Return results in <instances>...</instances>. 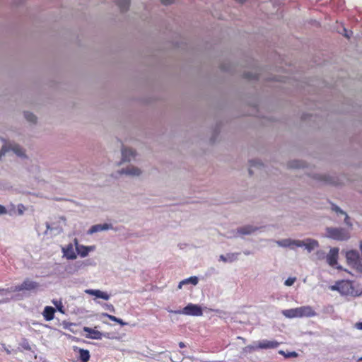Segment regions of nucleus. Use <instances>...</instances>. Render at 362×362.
I'll list each match as a JSON object with an SVG mask.
<instances>
[{
  "mask_svg": "<svg viewBox=\"0 0 362 362\" xmlns=\"http://www.w3.org/2000/svg\"><path fill=\"white\" fill-rule=\"evenodd\" d=\"M329 289L337 291L341 295L351 297H358L362 294V288L358 284L350 280L338 281L334 285L330 286Z\"/></svg>",
  "mask_w": 362,
  "mask_h": 362,
  "instance_id": "1",
  "label": "nucleus"
},
{
  "mask_svg": "<svg viewBox=\"0 0 362 362\" xmlns=\"http://www.w3.org/2000/svg\"><path fill=\"white\" fill-rule=\"evenodd\" d=\"M325 236L328 238L337 240L345 241L350 238V233L348 230L343 228H326Z\"/></svg>",
  "mask_w": 362,
  "mask_h": 362,
  "instance_id": "2",
  "label": "nucleus"
},
{
  "mask_svg": "<svg viewBox=\"0 0 362 362\" xmlns=\"http://www.w3.org/2000/svg\"><path fill=\"white\" fill-rule=\"evenodd\" d=\"M346 262L349 266L356 272H362V263L358 251L351 250L346 252Z\"/></svg>",
  "mask_w": 362,
  "mask_h": 362,
  "instance_id": "3",
  "label": "nucleus"
},
{
  "mask_svg": "<svg viewBox=\"0 0 362 362\" xmlns=\"http://www.w3.org/2000/svg\"><path fill=\"white\" fill-rule=\"evenodd\" d=\"M39 287V284L36 281H32L29 279H26L23 282L17 285L13 288L8 289V292H18L22 291H33Z\"/></svg>",
  "mask_w": 362,
  "mask_h": 362,
  "instance_id": "4",
  "label": "nucleus"
},
{
  "mask_svg": "<svg viewBox=\"0 0 362 362\" xmlns=\"http://www.w3.org/2000/svg\"><path fill=\"white\" fill-rule=\"evenodd\" d=\"M174 313L177 314H184L186 315L192 316H202L203 315L202 308L198 305L192 303L188 304L183 308L182 310L174 311Z\"/></svg>",
  "mask_w": 362,
  "mask_h": 362,
  "instance_id": "5",
  "label": "nucleus"
},
{
  "mask_svg": "<svg viewBox=\"0 0 362 362\" xmlns=\"http://www.w3.org/2000/svg\"><path fill=\"white\" fill-rule=\"evenodd\" d=\"M315 315L316 313L311 306L296 308V317H309Z\"/></svg>",
  "mask_w": 362,
  "mask_h": 362,
  "instance_id": "6",
  "label": "nucleus"
},
{
  "mask_svg": "<svg viewBox=\"0 0 362 362\" xmlns=\"http://www.w3.org/2000/svg\"><path fill=\"white\" fill-rule=\"evenodd\" d=\"M296 247H305L308 252H310L318 247V242L312 239L296 240Z\"/></svg>",
  "mask_w": 362,
  "mask_h": 362,
  "instance_id": "7",
  "label": "nucleus"
},
{
  "mask_svg": "<svg viewBox=\"0 0 362 362\" xmlns=\"http://www.w3.org/2000/svg\"><path fill=\"white\" fill-rule=\"evenodd\" d=\"M62 251L63 256L67 259L74 260L77 258V254L74 251V245L72 243H69L65 247H63Z\"/></svg>",
  "mask_w": 362,
  "mask_h": 362,
  "instance_id": "8",
  "label": "nucleus"
},
{
  "mask_svg": "<svg viewBox=\"0 0 362 362\" xmlns=\"http://www.w3.org/2000/svg\"><path fill=\"white\" fill-rule=\"evenodd\" d=\"M339 249L337 247L331 248L327 255V262L331 266L334 267L337 264Z\"/></svg>",
  "mask_w": 362,
  "mask_h": 362,
  "instance_id": "9",
  "label": "nucleus"
},
{
  "mask_svg": "<svg viewBox=\"0 0 362 362\" xmlns=\"http://www.w3.org/2000/svg\"><path fill=\"white\" fill-rule=\"evenodd\" d=\"M279 342L276 341H269V340H263L262 341L258 342L257 344V348L261 349H274L279 346Z\"/></svg>",
  "mask_w": 362,
  "mask_h": 362,
  "instance_id": "10",
  "label": "nucleus"
},
{
  "mask_svg": "<svg viewBox=\"0 0 362 362\" xmlns=\"http://www.w3.org/2000/svg\"><path fill=\"white\" fill-rule=\"evenodd\" d=\"M95 249V246H85L83 245H81L80 246L77 247V249L76 250L77 252V254L81 257H86L88 255V253L90 252L93 251Z\"/></svg>",
  "mask_w": 362,
  "mask_h": 362,
  "instance_id": "11",
  "label": "nucleus"
},
{
  "mask_svg": "<svg viewBox=\"0 0 362 362\" xmlns=\"http://www.w3.org/2000/svg\"><path fill=\"white\" fill-rule=\"evenodd\" d=\"M83 331L88 333V334L86 335L87 338L93 339H102V333L98 330H95L94 329L84 327Z\"/></svg>",
  "mask_w": 362,
  "mask_h": 362,
  "instance_id": "12",
  "label": "nucleus"
},
{
  "mask_svg": "<svg viewBox=\"0 0 362 362\" xmlns=\"http://www.w3.org/2000/svg\"><path fill=\"white\" fill-rule=\"evenodd\" d=\"M122 161H130L132 158H135L136 152L131 148H123L122 149Z\"/></svg>",
  "mask_w": 362,
  "mask_h": 362,
  "instance_id": "13",
  "label": "nucleus"
},
{
  "mask_svg": "<svg viewBox=\"0 0 362 362\" xmlns=\"http://www.w3.org/2000/svg\"><path fill=\"white\" fill-rule=\"evenodd\" d=\"M86 293H88L91 296H94L96 298H102L104 300H107L110 298V295L107 294L106 292H103L100 290H93V289H88L86 291Z\"/></svg>",
  "mask_w": 362,
  "mask_h": 362,
  "instance_id": "14",
  "label": "nucleus"
},
{
  "mask_svg": "<svg viewBox=\"0 0 362 362\" xmlns=\"http://www.w3.org/2000/svg\"><path fill=\"white\" fill-rule=\"evenodd\" d=\"M55 309L51 306H46L42 312L45 320L51 321L54 317Z\"/></svg>",
  "mask_w": 362,
  "mask_h": 362,
  "instance_id": "15",
  "label": "nucleus"
},
{
  "mask_svg": "<svg viewBox=\"0 0 362 362\" xmlns=\"http://www.w3.org/2000/svg\"><path fill=\"white\" fill-rule=\"evenodd\" d=\"M257 228L252 226H245L238 228L237 231L240 235H249L255 232Z\"/></svg>",
  "mask_w": 362,
  "mask_h": 362,
  "instance_id": "16",
  "label": "nucleus"
},
{
  "mask_svg": "<svg viewBox=\"0 0 362 362\" xmlns=\"http://www.w3.org/2000/svg\"><path fill=\"white\" fill-rule=\"evenodd\" d=\"M191 284L192 285H197L198 284V278L197 276H191L181 281L178 284V289H181L183 285Z\"/></svg>",
  "mask_w": 362,
  "mask_h": 362,
  "instance_id": "17",
  "label": "nucleus"
},
{
  "mask_svg": "<svg viewBox=\"0 0 362 362\" xmlns=\"http://www.w3.org/2000/svg\"><path fill=\"white\" fill-rule=\"evenodd\" d=\"M238 255H239V253H228L226 256L223 255H221L219 258H220V260H221L224 262H232L237 259Z\"/></svg>",
  "mask_w": 362,
  "mask_h": 362,
  "instance_id": "18",
  "label": "nucleus"
},
{
  "mask_svg": "<svg viewBox=\"0 0 362 362\" xmlns=\"http://www.w3.org/2000/svg\"><path fill=\"white\" fill-rule=\"evenodd\" d=\"M121 173H125L129 175H139L141 174V170L138 168L131 166L122 170Z\"/></svg>",
  "mask_w": 362,
  "mask_h": 362,
  "instance_id": "19",
  "label": "nucleus"
},
{
  "mask_svg": "<svg viewBox=\"0 0 362 362\" xmlns=\"http://www.w3.org/2000/svg\"><path fill=\"white\" fill-rule=\"evenodd\" d=\"M109 228V225L105 223V224H97V225H94L93 226L90 230H89V233L92 234V233H96V232H98V231H101V230H107Z\"/></svg>",
  "mask_w": 362,
  "mask_h": 362,
  "instance_id": "20",
  "label": "nucleus"
},
{
  "mask_svg": "<svg viewBox=\"0 0 362 362\" xmlns=\"http://www.w3.org/2000/svg\"><path fill=\"white\" fill-rule=\"evenodd\" d=\"M79 358L81 362H88L90 359V353L87 349H78Z\"/></svg>",
  "mask_w": 362,
  "mask_h": 362,
  "instance_id": "21",
  "label": "nucleus"
},
{
  "mask_svg": "<svg viewBox=\"0 0 362 362\" xmlns=\"http://www.w3.org/2000/svg\"><path fill=\"white\" fill-rule=\"evenodd\" d=\"M117 4L121 11H126L129 7L130 0H117Z\"/></svg>",
  "mask_w": 362,
  "mask_h": 362,
  "instance_id": "22",
  "label": "nucleus"
},
{
  "mask_svg": "<svg viewBox=\"0 0 362 362\" xmlns=\"http://www.w3.org/2000/svg\"><path fill=\"white\" fill-rule=\"evenodd\" d=\"M332 209H333L334 211H336L337 213H340V214H344V215H345V218H344V222H345V223H346L347 226H349L351 227L352 223L350 222L349 217V216H348L346 213H344L342 210H341V209H340V208H339V206H335V205H333V206H332Z\"/></svg>",
  "mask_w": 362,
  "mask_h": 362,
  "instance_id": "23",
  "label": "nucleus"
},
{
  "mask_svg": "<svg viewBox=\"0 0 362 362\" xmlns=\"http://www.w3.org/2000/svg\"><path fill=\"white\" fill-rule=\"evenodd\" d=\"M103 315L104 316L107 317L111 321L115 322L119 324L122 326L127 325V323L124 322L122 319L118 318V317H115L114 315H109V314H107V313H103Z\"/></svg>",
  "mask_w": 362,
  "mask_h": 362,
  "instance_id": "24",
  "label": "nucleus"
},
{
  "mask_svg": "<svg viewBox=\"0 0 362 362\" xmlns=\"http://www.w3.org/2000/svg\"><path fill=\"white\" fill-rule=\"evenodd\" d=\"M11 150L18 156H23L25 155L23 149L18 144L13 145Z\"/></svg>",
  "mask_w": 362,
  "mask_h": 362,
  "instance_id": "25",
  "label": "nucleus"
},
{
  "mask_svg": "<svg viewBox=\"0 0 362 362\" xmlns=\"http://www.w3.org/2000/svg\"><path fill=\"white\" fill-rule=\"evenodd\" d=\"M24 116H25V118L26 119V120L30 122L35 123L37 121V117L32 112H25Z\"/></svg>",
  "mask_w": 362,
  "mask_h": 362,
  "instance_id": "26",
  "label": "nucleus"
},
{
  "mask_svg": "<svg viewBox=\"0 0 362 362\" xmlns=\"http://www.w3.org/2000/svg\"><path fill=\"white\" fill-rule=\"evenodd\" d=\"M250 163V168L249 169V173L250 175H252V171L251 168L256 167V166L259 167V166L262 165V164L260 162L256 161V160H251Z\"/></svg>",
  "mask_w": 362,
  "mask_h": 362,
  "instance_id": "27",
  "label": "nucleus"
},
{
  "mask_svg": "<svg viewBox=\"0 0 362 362\" xmlns=\"http://www.w3.org/2000/svg\"><path fill=\"white\" fill-rule=\"evenodd\" d=\"M278 245H281V246H284V247H287V246H290L291 245L293 242L291 240H281V241H278L277 242Z\"/></svg>",
  "mask_w": 362,
  "mask_h": 362,
  "instance_id": "28",
  "label": "nucleus"
},
{
  "mask_svg": "<svg viewBox=\"0 0 362 362\" xmlns=\"http://www.w3.org/2000/svg\"><path fill=\"white\" fill-rule=\"evenodd\" d=\"M282 313L288 317H294V309L285 310H283Z\"/></svg>",
  "mask_w": 362,
  "mask_h": 362,
  "instance_id": "29",
  "label": "nucleus"
},
{
  "mask_svg": "<svg viewBox=\"0 0 362 362\" xmlns=\"http://www.w3.org/2000/svg\"><path fill=\"white\" fill-rule=\"evenodd\" d=\"M258 348H257V345L256 346H252V345H248L247 346H245L244 348V351H246V352H251L252 351H255L256 349H257Z\"/></svg>",
  "mask_w": 362,
  "mask_h": 362,
  "instance_id": "30",
  "label": "nucleus"
},
{
  "mask_svg": "<svg viewBox=\"0 0 362 362\" xmlns=\"http://www.w3.org/2000/svg\"><path fill=\"white\" fill-rule=\"evenodd\" d=\"M294 284V278L290 277L286 280L285 284L286 286H291Z\"/></svg>",
  "mask_w": 362,
  "mask_h": 362,
  "instance_id": "31",
  "label": "nucleus"
},
{
  "mask_svg": "<svg viewBox=\"0 0 362 362\" xmlns=\"http://www.w3.org/2000/svg\"><path fill=\"white\" fill-rule=\"evenodd\" d=\"M163 5H170L174 3L175 0H160Z\"/></svg>",
  "mask_w": 362,
  "mask_h": 362,
  "instance_id": "32",
  "label": "nucleus"
},
{
  "mask_svg": "<svg viewBox=\"0 0 362 362\" xmlns=\"http://www.w3.org/2000/svg\"><path fill=\"white\" fill-rule=\"evenodd\" d=\"M6 214V208L4 206L0 205V214Z\"/></svg>",
  "mask_w": 362,
  "mask_h": 362,
  "instance_id": "33",
  "label": "nucleus"
},
{
  "mask_svg": "<svg viewBox=\"0 0 362 362\" xmlns=\"http://www.w3.org/2000/svg\"><path fill=\"white\" fill-rule=\"evenodd\" d=\"M72 244L74 245V246H75L76 250L77 249V247H78V246H80V245H81L79 244L78 240V239H77V238H74V243H72Z\"/></svg>",
  "mask_w": 362,
  "mask_h": 362,
  "instance_id": "34",
  "label": "nucleus"
},
{
  "mask_svg": "<svg viewBox=\"0 0 362 362\" xmlns=\"http://www.w3.org/2000/svg\"><path fill=\"white\" fill-rule=\"evenodd\" d=\"M356 326L358 329H362V322L357 323Z\"/></svg>",
  "mask_w": 362,
  "mask_h": 362,
  "instance_id": "35",
  "label": "nucleus"
},
{
  "mask_svg": "<svg viewBox=\"0 0 362 362\" xmlns=\"http://www.w3.org/2000/svg\"><path fill=\"white\" fill-rule=\"evenodd\" d=\"M179 346H180V348H184V347H185V344H184V342L180 341V342L179 343Z\"/></svg>",
  "mask_w": 362,
  "mask_h": 362,
  "instance_id": "36",
  "label": "nucleus"
},
{
  "mask_svg": "<svg viewBox=\"0 0 362 362\" xmlns=\"http://www.w3.org/2000/svg\"><path fill=\"white\" fill-rule=\"evenodd\" d=\"M4 291H7V292H8V289H4V288H1V289H0V295H1V294H2V293H3Z\"/></svg>",
  "mask_w": 362,
  "mask_h": 362,
  "instance_id": "37",
  "label": "nucleus"
},
{
  "mask_svg": "<svg viewBox=\"0 0 362 362\" xmlns=\"http://www.w3.org/2000/svg\"><path fill=\"white\" fill-rule=\"evenodd\" d=\"M58 308V310L61 312V313H63V310H62V304L60 303V306H57Z\"/></svg>",
  "mask_w": 362,
  "mask_h": 362,
  "instance_id": "38",
  "label": "nucleus"
},
{
  "mask_svg": "<svg viewBox=\"0 0 362 362\" xmlns=\"http://www.w3.org/2000/svg\"><path fill=\"white\" fill-rule=\"evenodd\" d=\"M47 228L48 230H52V228L49 226V223H47Z\"/></svg>",
  "mask_w": 362,
  "mask_h": 362,
  "instance_id": "39",
  "label": "nucleus"
},
{
  "mask_svg": "<svg viewBox=\"0 0 362 362\" xmlns=\"http://www.w3.org/2000/svg\"><path fill=\"white\" fill-rule=\"evenodd\" d=\"M108 307H109V308H110L111 310H115V308H114V307H113V305H108Z\"/></svg>",
  "mask_w": 362,
  "mask_h": 362,
  "instance_id": "40",
  "label": "nucleus"
},
{
  "mask_svg": "<svg viewBox=\"0 0 362 362\" xmlns=\"http://www.w3.org/2000/svg\"><path fill=\"white\" fill-rule=\"evenodd\" d=\"M236 1L239 2V3H243L244 1H245L246 0H235Z\"/></svg>",
  "mask_w": 362,
  "mask_h": 362,
  "instance_id": "41",
  "label": "nucleus"
},
{
  "mask_svg": "<svg viewBox=\"0 0 362 362\" xmlns=\"http://www.w3.org/2000/svg\"><path fill=\"white\" fill-rule=\"evenodd\" d=\"M295 166H296V168L299 167V165H298V162L296 160Z\"/></svg>",
  "mask_w": 362,
  "mask_h": 362,
  "instance_id": "42",
  "label": "nucleus"
},
{
  "mask_svg": "<svg viewBox=\"0 0 362 362\" xmlns=\"http://www.w3.org/2000/svg\"><path fill=\"white\" fill-rule=\"evenodd\" d=\"M345 36H346L347 38H349V37H350L347 33H345Z\"/></svg>",
  "mask_w": 362,
  "mask_h": 362,
  "instance_id": "43",
  "label": "nucleus"
},
{
  "mask_svg": "<svg viewBox=\"0 0 362 362\" xmlns=\"http://www.w3.org/2000/svg\"><path fill=\"white\" fill-rule=\"evenodd\" d=\"M362 361V357H361V358H359L358 359V361Z\"/></svg>",
  "mask_w": 362,
  "mask_h": 362,
  "instance_id": "44",
  "label": "nucleus"
},
{
  "mask_svg": "<svg viewBox=\"0 0 362 362\" xmlns=\"http://www.w3.org/2000/svg\"><path fill=\"white\" fill-rule=\"evenodd\" d=\"M291 356H294V352L290 354Z\"/></svg>",
  "mask_w": 362,
  "mask_h": 362,
  "instance_id": "45",
  "label": "nucleus"
},
{
  "mask_svg": "<svg viewBox=\"0 0 362 362\" xmlns=\"http://www.w3.org/2000/svg\"><path fill=\"white\" fill-rule=\"evenodd\" d=\"M2 302H3V300H0V303H2Z\"/></svg>",
  "mask_w": 362,
  "mask_h": 362,
  "instance_id": "46",
  "label": "nucleus"
}]
</instances>
